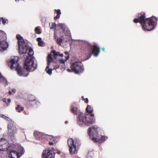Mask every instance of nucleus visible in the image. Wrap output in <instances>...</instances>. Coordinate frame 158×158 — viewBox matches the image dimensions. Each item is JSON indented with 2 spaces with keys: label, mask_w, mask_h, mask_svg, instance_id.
<instances>
[{
  "label": "nucleus",
  "mask_w": 158,
  "mask_h": 158,
  "mask_svg": "<svg viewBox=\"0 0 158 158\" xmlns=\"http://www.w3.org/2000/svg\"><path fill=\"white\" fill-rule=\"evenodd\" d=\"M9 94H12V92L11 91H9Z\"/></svg>",
  "instance_id": "nucleus-44"
},
{
  "label": "nucleus",
  "mask_w": 158,
  "mask_h": 158,
  "mask_svg": "<svg viewBox=\"0 0 158 158\" xmlns=\"http://www.w3.org/2000/svg\"><path fill=\"white\" fill-rule=\"evenodd\" d=\"M16 109L18 111V112H19L23 110L24 108L23 107L21 106L20 105H18L16 107Z\"/></svg>",
  "instance_id": "nucleus-25"
},
{
  "label": "nucleus",
  "mask_w": 158,
  "mask_h": 158,
  "mask_svg": "<svg viewBox=\"0 0 158 158\" xmlns=\"http://www.w3.org/2000/svg\"><path fill=\"white\" fill-rule=\"evenodd\" d=\"M37 40L38 42V45L39 46H44V43L43 41L41 40V38H38L37 39Z\"/></svg>",
  "instance_id": "nucleus-21"
},
{
  "label": "nucleus",
  "mask_w": 158,
  "mask_h": 158,
  "mask_svg": "<svg viewBox=\"0 0 158 158\" xmlns=\"http://www.w3.org/2000/svg\"><path fill=\"white\" fill-rule=\"evenodd\" d=\"M86 111L87 113L91 114L93 111V109L89 105H88L86 108Z\"/></svg>",
  "instance_id": "nucleus-22"
},
{
  "label": "nucleus",
  "mask_w": 158,
  "mask_h": 158,
  "mask_svg": "<svg viewBox=\"0 0 158 158\" xmlns=\"http://www.w3.org/2000/svg\"><path fill=\"white\" fill-rule=\"evenodd\" d=\"M52 150H54L53 148H52Z\"/></svg>",
  "instance_id": "nucleus-50"
},
{
  "label": "nucleus",
  "mask_w": 158,
  "mask_h": 158,
  "mask_svg": "<svg viewBox=\"0 0 158 158\" xmlns=\"http://www.w3.org/2000/svg\"><path fill=\"white\" fill-rule=\"evenodd\" d=\"M17 152L14 151H10V154L9 155V158H19L24 154L25 151L24 148L20 145H18L16 148Z\"/></svg>",
  "instance_id": "nucleus-6"
},
{
  "label": "nucleus",
  "mask_w": 158,
  "mask_h": 158,
  "mask_svg": "<svg viewBox=\"0 0 158 158\" xmlns=\"http://www.w3.org/2000/svg\"><path fill=\"white\" fill-rule=\"evenodd\" d=\"M53 58L51 54H49L48 56V65L47 66L45 69L46 72L50 75H51L52 74V69L49 68V65L50 63L53 60Z\"/></svg>",
  "instance_id": "nucleus-14"
},
{
  "label": "nucleus",
  "mask_w": 158,
  "mask_h": 158,
  "mask_svg": "<svg viewBox=\"0 0 158 158\" xmlns=\"http://www.w3.org/2000/svg\"><path fill=\"white\" fill-rule=\"evenodd\" d=\"M58 26L61 27L62 28H64L65 27L64 24L62 23H59L58 24Z\"/></svg>",
  "instance_id": "nucleus-32"
},
{
  "label": "nucleus",
  "mask_w": 158,
  "mask_h": 158,
  "mask_svg": "<svg viewBox=\"0 0 158 158\" xmlns=\"http://www.w3.org/2000/svg\"><path fill=\"white\" fill-rule=\"evenodd\" d=\"M71 69L75 73L77 74L79 72H81L83 70V67L80 62H76L72 64Z\"/></svg>",
  "instance_id": "nucleus-8"
},
{
  "label": "nucleus",
  "mask_w": 158,
  "mask_h": 158,
  "mask_svg": "<svg viewBox=\"0 0 158 158\" xmlns=\"http://www.w3.org/2000/svg\"><path fill=\"white\" fill-rule=\"evenodd\" d=\"M8 141L4 139H0V151H4L6 150L10 151Z\"/></svg>",
  "instance_id": "nucleus-10"
},
{
  "label": "nucleus",
  "mask_w": 158,
  "mask_h": 158,
  "mask_svg": "<svg viewBox=\"0 0 158 158\" xmlns=\"http://www.w3.org/2000/svg\"><path fill=\"white\" fill-rule=\"evenodd\" d=\"M64 54L65 55H66V56H69L68 55V52H64Z\"/></svg>",
  "instance_id": "nucleus-37"
},
{
  "label": "nucleus",
  "mask_w": 158,
  "mask_h": 158,
  "mask_svg": "<svg viewBox=\"0 0 158 158\" xmlns=\"http://www.w3.org/2000/svg\"><path fill=\"white\" fill-rule=\"evenodd\" d=\"M65 59L64 60L63 59H60L59 60V61L60 63L64 64L65 62L69 58L68 56H65Z\"/></svg>",
  "instance_id": "nucleus-24"
},
{
  "label": "nucleus",
  "mask_w": 158,
  "mask_h": 158,
  "mask_svg": "<svg viewBox=\"0 0 158 158\" xmlns=\"http://www.w3.org/2000/svg\"><path fill=\"white\" fill-rule=\"evenodd\" d=\"M88 102V99L87 98H86L85 99V102L86 103H87Z\"/></svg>",
  "instance_id": "nucleus-38"
},
{
  "label": "nucleus",
  "mask_w": 158,
  "mask_h": 158,
  "mask_svg": "<svg viewBox=\"0 0 158 158\" xmlns=\"http://www.w3.org/2000/svg\"><path fill=\"white\" fill-rule=\"evenodd\" d=\"M98 136L100 138V140H101V141H94V142H98L99 143H102V142L104 141L107 139V137H105L101 135H98Z\"/></svg>",
  "instance_id": "nucleus-20"
},
{
  "label": "nucleus",
  "mask_w": 158,
  "mask_h": 158,
  "mask_svg": "<svg viewBox=\"0 0 158 158\" xmlns=\"http://www.w3.org/2000/svg\"><path fill=\"white\" fill-rule=\"evenodd\" d=\"M94 114H91L90 116L88 114L84 115L82 113H80L77 118L78 123L80 126H89L94 123Z\"/></svg>",
  "instance_id": "nucleus-1"
},
{
  "label": "nucleus",
  "mask_w": 158,
  "mask_h": 158,
  "mask_svg": "<svg viewBox=\"0 0 158 158\" xmlns=\"http://www.w3.org/2000/svg\"><path fill=\"white\" fill-rule=\"evenodd\" d=\"M57 152L58 154H60V151L57 150Z\"/></svg>",
  "instance_id": "nucleus-42"
},
{
  "label": "nucleus",
  "mask_w": 158,
  "mask_h": 158,
  "mask_svg": "<svg viewBox=\"0 0 158 158\" xmlns=\"http://www.w3.org/2000/svg\"><path fill=\"white\" fill-rule=\"evenodd\" d=\"M49 137H51V136H49Z\"/></svg>",
  "instance_id": "nucleus-49"
},
{
  "label": "nucleus",
  "mask_w": 158,
  "mask_h": 158,
  "mask_svg": "<svg viewBox=\"0 0 158 158\" xmlns=\"http://www.w3.org/2000/svg\"><path fill=\"white\" fill-rule=\"evenodd\" d=\"M102 49L103 51H105V48H102Z\"/></svg>",
  "instance_id": "nucleus-45"
},
{
  "label": "nucleus",
  "mask_w": 158,
  "mask_h": 158,
  "mask_svg": "<svg viewBox=\"0 0 158 158\" xmlns=\"http://www.w3.org/2000/svg\"><path fill=\"white\" fill-rule=\"evenodd\" d=\"M6 34L3 31L0 30V41L6 40Z\"/></svg>",
  "instance_id": "nucleus-19"
},
{
  "label": "nucleus",
  "mask_w": 158,
  "mask_h": 158,
  "mask_svg": "<svg viewBox=\"0 0 158 158\" xmlns=\"http://www.w3.org/2000/svg\"><path fill=\"white\" fill-rule=\"evenodd\" d=\"M82 98H83V96H82Z\"/></svg>",
  "instance_id": "nucleus-51"
},
{
  "label": "nucleus",
  "mask_w": 158,
  "mask_h": 158,
  "mask_svg": "<svg viewBox=\"0 0 158 158\" xmlns=\"http://www.w3.org/2000/svg\"><path fill=\"white\" fill-rule=\"evenodd\" d=\"M97 128L95 126L89 127L88 129V134L94 141H100V138L98 136Z\"/></svg>",
  "instance_id": "nucleus-7"
},
{
  "label": "nucleus",
  "mask_w": 158,
  "mask_h": 158,
  "mask_svg": "<svg viewBox=\"0 0 158 158\" xmlns=\"http://www.w3.org/2000/svg\"><path fill=\"white\" fill-rule=\"evenodd\" d=\"M55 11H56L57 14V15H59L60 16V15L61 14L60 12V10H55Z\"/></svg>",
  "instance_id": "nucleus-34"
},
{
  "label": "nucleus",
  "mask_w": 158,
  "mask_h": 158,
  "mask_svg": "<svg viewBox=\"0 0 158 158\" xmlns=\"http://www.w3.org/2000/svg\"><path fill=\"white\" fill-rule=\"evenodd\" d=\"M34 54L32 49H29L28 53L29 56L27 57L24 62L25 68L27 71H33L37 67V62L34 57L32 56Z\"/></svg>",
  "instance_id": "nucleus-2"
},
{
  "label": "nucleus",
  "mask_w": 158,
  "mask_h": 158,
  "mask_svg": "<svg viewBox=\"0 0 158 158\" xmlns=\"http://www.w3.org/2000/svg\"><path fill=\"white\" fill-rule=\"evenodd\" d=\"M8 134L10 136H13L16 131L15 126L13 123H9L8 125Z\"/></svg>",
  "instance_id": "nucleus-12"
},
{
  "label": "nucleus",
  "mask_w": 158,
  "mask_h": 158,
  "mask_svg": "<svg viewBox=\"0 0 158 158\" xmlns=\"http://www.w3.org/2000/svg\"><path fill=\"white\" fill-rule=\"evenodd\" d=\"M15 1H17V0H15Z\"/></svg>",
  "instance_id": "nucleus-52"
},
{
  "label": "nucleus",
  "mask_w": 158,
  "mask_h": 158,
  "mask_svg": "<svg viewBox=\"0 0 158 158\" xmlns=\"http://www.w3.org/2000/svg\"><path fill=\"white\" fill-rule=\"evenodd\" d=\"M67 71H68V72H71V70L70 69H67Z\"/></svg>",
  "instance_id": "nucleus-43"
},
{
  "label": "nucleus",
  "mask_w": 158,
  "mask_h": 158,
  "mask_svg": "<svg viewBox=\"0 0 158 158\" xmlns=\"http://www.w3.org/2000/svg\"><path fill=\"white\" fill-rule=\"evenodd\" d=\"M5 40L3 39L0 41V52L5 50L8 47V44Z\"/></svg>",
  "instance_id": "nucleus-13"
},
{
  "label": "nucleus",
  "mask_w": 158,
  "mask_h": 158,
  "mask_svg": "<svg viewBox=\"0 0 158 158\" xmlns=\"http://www.w3.org/2000/svg\"><path fill=\"white\" fill-rule=\"evenodd\" d=\"M134 21L135 23L139 22L141 23L142 28L144 30L150 31L152 30L154 28V21L151 18H148L145 19L143 15L140 16L139 20L135 19Z\"/></svg>",
  "instance_id": "nucleus-3"
},
{
  "label": "nucleus",
  "mask_w": 158,
  "mask_h": 158,
  "mask_svg": "<svg viewBox=\"0 0 158 158\" xmlns=\"http://www.w3.org/2000/svg\"><path fill=\"white\" fill-rule=\"evenodd\" d=\"M50 28L52 29H55L56 27V24L55 23H52L49 24Z\"/></svg>",
  "instance_id": "nucleus-26"
},
{
  "label": "nucleus",
  "mask_w": 158,
  "mask_h": 158,
  "mask_svg": "<svg viewBox=\"0 0 158 158\" xmlns=\"http://www.w3.org/2000/svg\"><path fill=\"white\" fill-rule=\"evenodd\" d=\"M53 141H54V142H55V140H54V139H53ZM54 143H55V142H54Z\"/></svg>",
  "instance_id": "nucleus-48"
},
{
  "label": "nucleus",
  "mask_w": 158,
  "mask_h": 158,
  "mask_svg": "<svg viewBox=\"0 0 158 158\" xmlns=\"http://www.w3.org/2000/svg\"><path fill=\"white\" fill-rule=\"evenodd\" d=\"M2 75L1 74V73H0V76H1Z\"/></svg>",
  "instance_id": "nucleus-47"
},
{
  "label": "nucleus",
  "mask_w": 158,
  "mask_h": 158,
  "mask_svg": "<svg viewBox=\"0 0 158 158\" xmlns=\"http://www.w3.org/2000/svg\"><path fill=\"white\" fill-rule=\"evenodd\" d=\"M12 92L15 93L16 92V89H12Z\"/></svg>",
  "instance_id": "nucleus-39"
},
{
  "label": "nucleus",
  "mask_w": 158,
  "mask_h": 158,
  "mask_svg": "<svg viewBox=\"0 0 158 158\" xmlns=\"http://www.w3.org/2000/svg\"><path fill=\"white\" fill-rule=\"evenodd\" d=\"M100 48L95 45L93 46V49L92 54H93L94 56H97L100 52Z\"/></svg>",
  "instance_id": "nucleus-15"
},
{
  "label": "nucleus",
  "mask_w": 158,
  "mask_h": 158,
  "mask_svg": "<svg viewBox=\"0 0 158 158\" xmlns=\"http://www.w3.org/2000/svg\"><path fill=\"white\" fill-rule=\"evenodd\" d=\"M33 97H34L33 96H29L28 99L30 101V103H31V102L33 101H34L35 100V99H31V97L33 98Z\"/></svg>",
  "instance_id": "nucleus-31"
},
{
  "label": "nucleus",
  "mask_w": 158,
  "mask_h": 158,
  "mask_svg": "<svg viewBox=\"0 0 158 158\" xmlns=\"http://www.w3.org/2000/svg\"><path fill=\"white\" fill-rule=\"evenodd\" d=\"M18 57L17 56L12 57L8 62V65L11 69H15L17 70L19 76L26 77L27 75L24 73V69L19 66L18 63Z\"/></svg>",
  "instance_id": "nucleus-4"
},
{
  "label": "nucleus",
  "mask_w": 158,
  "mask_h": 158,
  "mask_svg": "<svg viewBox=\"0 0 158 158\" xmlns=\"http://www.w3.org/2000/svg\"><path fill=\"white\" fill-rule=\"evenodd\" d=\"M68 144L69 147L70 153L72 155L76 154L77 152V150L74 143L73 140L72 139H69L68 141Z\"/></svg>",
  "instance_id": "nucleus-9"
},
{
  "label": "nucleus",
  "mask_w": 158,
  "mask_h": 158,
  "mask_svg": "<svg viewBox=\"0 0 158 158\" xmlns=\"http://www.w3.org/2000/svg\"><path fill=\"white\" fill-rule=\"evenodd\" d=\"M62 41L63 40L62 39L59 38L57 39V42L58 44H59L60 45H61Z\"/></svg>",
  "instance_id": "nucleus-28"
},
{
  "label": "nucleus",
  "mask_w": 158,
  "mask_h": 158,
  "mask_svg": "<svg viewBox=\"0 0 158 158\" xmlns=\"http://www.w3.org/2000/svg\"><path fill=\"white\" fill-rule=\"evenodd\" d=\"M71 111L72 113L77 114L78 112V108L77 107H72L71 109Z\"/></svg>",
  "instance_id": "nucleus-23"
},
{
  "label": "nucleus",
  "mask_w": 158,
  "mask_h": 158,
  "mask_svg": "<svg viewBox=\"0 0 158 158\" xmlns=\"http://www.w3.org/2000/svg\"><path fill=\"white\" fill-rule=\"evenodd\" d=\"M35 31L36 33L38 34H40L41 32L40 31L39 28V27H35Z\"/></svg>",
  "instance_id": "nucleus-29"
},
{
  "label": "nucleus",
  "mask_w": 158,
  "mask_h": 158,
  "mask_svg": "<svg viewBox=\"0 0 158 158\" xmlns=\"http://www.w3.org/2000/svg\"><path fill=\"white\" fill-rule=\"evenodd\" d=\"M51 53H52L54 55V57L56 59L57 56H60L62 57L63 56V54H60L59 52H56L55 50H53L51 52Z\"/></svg>",
  "instance_id": "nucleus-18"
},
{
  "label": "nucleus",
  "mask_w": 158,
  "mask_h": 158,
  "mask_svg": "<svg viewBox=\"0 0 158 158\" xmlns=\"http://www.w3.org/2000/svg\"><path fill=\"white\" fill-rule=\"evenodd\" d=\"M8 102L10 103L11 102V100L10 99H8L7 100Z\"/></svg>",
  "instance_id": "nucleus-41"
},
{
  "label": "nucleus",
  "mask_w": 158,
  "mask_h": 158,
  "mask_svg": "<svg viewBox=\"0 0 158 158\" xmlns=\"http://www.w3.org/2000/svg\"><path fill=\"white\" fill-rule=\"evenodd\" d=\"M2 117L4 118L7 119L8 121L10 120L11 121V119H10L9 118L7 117L6 116L4 115H2Z\"/></svg>",
  "instance_id": "nucleus-30"
},
{
  "label": "nucleus",
  "mask_w": 158,
  "mask_h": 158,
  "mask_svg": "<svg viewBox=\"0 0 158 158\" xmlns=\"http://www.w3.org/2000/svg\"><path fill=\"white\" fill-rule=\"evenodd\" d=\"M88 155L89 156L92 157L93 155V152L92 151L89 152Z\"/></svg>",
  "instance_id": "nucleus-33"
},
{
  "label": "nucleus",
  "mask_w": 158,
  "mask_h": 158,
  "mask_svg": "<svg viewBox=\"0 0 158 158\" xmlns=\"http://www.w3.org/2000/svg\"><path fill=\"white\" fill-rule=\"evenodd\" d=\"M0 83L4 84L5 85H7L8 84V82L6 79L2 76V75L0 76Z\"/></svg>",
  "instance_id": "nucleus-17"
},
{
  "label": "nucleus",
  "mask_w": 158,
  "mask_h": 158,
  "mask_svg": "<svg viewBox=\"0 0 158 158\" xmlns=\"http://www.w3.org/2000/svg\"><path fill=\"white\" fill-rule=\"evenodd\" d=\"M16 38L18 40L19 53L21 54H26L28 51L29 52V49H31L27 46L23 37L20 35L17 34Z\"/></svg>",
  "instance_id": "nucleus-5"
},
{
  "label": "nucleus",
  "mask_w": 158,
  "mask_h": 158,
  "mask_svg": "<svg viewBox=\"0 0 158 158\" xmlns=\"http://www.w3.org/2000/svg\"><path fill=\"white\" fill-rule=\"evenodd\" d=\"M55 153L52 151L44 150L42 153L43 158H55Z\"/></svg>",
  "instance_id": "nucleus-11"
},
{
  "label": "nucleus",
  "mask_w": 158,
  "mask_h": 158,
  "mask_svg": "<svg viewBox=\"0 0 158 158\" xmlns=\"http://www.w3.org/2000/svg\"><path fill=\"white\" fill-rule=\"evenodd\" d=\"M0 20L2 21L3 23V24L4 25L7 24L8 23V20L6 19H4L3 18L0 19Z\"/></svg>",
  "instance_id": "nucleus-27"
},
{
  "label": "nucleus",
  "mask_w": 158,
  "mask_h": 158,
  "mask_svg": "<svg viewBox=\"0 0 158 158\" xmlns=\"http://www.w3.org/2000/svg\"><path fill=\"white\" fill-rule=\"evenodd\" d=\"M68 123V122L67 121H66L65 122V123L66 124L67 123Z\"/></svg>",
  "instance_id": "nucleus-46"
},
{
  "label": "nucleus",
  "mask_w": 158,
  "mask_h": 158,
  "mask_svg": "<svg viewBox=\"0 0 158 158\" xmlns=\"http://www.w3.org/2000/svg\"><path fill=\"white\" fill-rule=\"evenodd\" d=\"M59 17H60V16L59 15H57L56 16L54 17V19H55L56 20V19H57L58 18H59Z\"/></svg>",
  "instance_id": "nucleus-35"
},
{
  "label": "nucleus",
  "mask_w": 158,
  "mask_h": 158,
  "mask_svg": "<svg viewBox=\"0 0 158 158\" xmlns=\"http://www.w3.org/2000/svg\"><path fill=\"white\" fill-rule=\"evenodd\" d=\"M49 144L50 145H52L54 143H53L52 142H49Z\"/></svg>",
  "instance_id": "nucleus-40"
},
{
  "label": "nucleus",
  "mask_w": 158,
  "mask_h": 158,
  "mask_svg": "<svg viewBox=\"0 0 158 158\" xmlns=\"http://www.w3.org/2000/svg\"><path fill=\"white\" fill-rule=\"evenodd\" d=\"M7 99L6 98H4L2 99V101L4 102H6Z\"/></svg>",
  "instance_id": "nucleus-36"
},
{
  "label": "nucleus",
  "mask_w": 158,
  "mask_h": 158,
  "mask_svg": "<svg viewBox=\"0 0 158 158\" xmlns=\"http://www.w3.org/2000/svg\"><path fill=\"white\" fill-rule=\"evenodd\" d=\"M34 135L36 137L37 139L40 140L44 137L45 135L41 132L35 131L34 132Z\"/></svg>",
  "instance_id": "nucleus-16"
}]
</instances>
